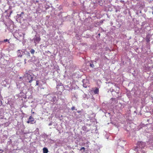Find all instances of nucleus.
I'll list each match as a JSON object with an SVG mask.
<instances>
[{"label": "nucleus", "mask_w": 153, "mask_h": 153, "mask_svg": "<svg viewBox=\"0 0 153 153\" xmlns=\"http://www.w3.org/2000/svg\"><path fill=\"white\" fill-rule=\"evenodd\" d=\"M27 77L28 82L30 83L32 82L33 80V77L31 75L28 74H27Z\"/></svg>", "instance_id": "7ed1b4c3"}, {"label": "nucleus", "mask_w": 153, "mask_h": 153, "mask_svg": "<svg viewBox=\"0 0 153 153\" xmlns=\"http://www.w3.org/2000/svg\"><path fill=\"white\" fill-rule=\"evenodd\" d=\"M39 85V81L37 80L36 82V85Z\"/></svg>", "instance_id": "f8f14e48"}, {"label": "nucleus", "mask_w": 153, "mask_h": 153, "mask_svg": "<svg viewBox=\"0 0 153 153\" xmlns=\"http://www.w3.org/2000/svg\"><path fill=\"white\" fill-rule=\"evenodd\" d=\"M94 93L95 94H98L99 92V89L97 88H96L94 91Z\"/></svg>", "instance_id": "423d86ee"}, {"label": "nucleus", "mask_w": 153, "mask_h": 153, "mask_svg": "<svg viewBox=\"0 0 153 153\" xmlns=\"http://www.w3.org/2000/svg\"><path fill=\"white\" fill-rule=\"evenodd\" d=\"M0 151L1 152L0 153H2V152H4V151L3 150L0 149Z\"/></svg>", "instance_id": "2eb2a0df"}, {"label": "nucleus", "mask_w": 153, "mask_h": 153, "mask_svg": "<svg viewBox=\"0 0 153 153\" xmlns=\"http://www.w3.org/2000/svg\"><path fill=\"white\" fill-rule=\"evenodd\" d=\"M43 153H48V149L46 148H44L43 149Z\"/></svg>", "instance_id": "0eeeda50"}, {"label": "nucleus", "mask_w": 153, "mask_h": 153, "mask_svg": "<svg viewBox=\"0 0 153 153\" xmlns=\"http://www.w3.org/2000/svg\"><path fill=\"white\" fill-rule=\"evenodd\" d=\"M34 121V119L32 117V116H30L29 117L28 121H27V123H30L31 124H33V122Z\"/></svg>", "instance_id": "20e7f679"}, {"label": "nucleus", "mask_w": 153, "mask_h": 153, "mask_svg": "<svg viewBox=\"0 0 153 153\" xmlns=\"http://www.w3.org/2000/svg\"><path fill=\"white\" fill-rule=\"evenodd\" d=\"M75 109V107H74V106H73L72 107V108H71V109L72 110H74Z\"/></svg>", "instance_id": "ddd939ff"}, {"label": "nucleus", "mask_w": 153, "mask_h": 153, "mask_svg": "<svg viewBox=\"0 0 153 153\" xmlns=\"http://www.w3.org/2000/svg\"><path fill=\"white\" fill-rule=\"evenodd\" d=\"M24 14V13L23 12H22L20 14H17L18 16H19L20 17H22V15H23Z\"/></svg>", "instance_id": "1a4fd4ad"}, {"label": "nucleus", "mask_w": 153, "mask_h": 153, "mask_svg": "<svg viewBox=\"0 0 153 153\" xmlns=\"http://www.w3.org/2000/svg\"><path fill=\"white\" fill-rule=\"evenodd\" d=\"M80 111H77V112H78V113H79L80 112Z\"/></svg>", "instance_id": "a211bd4d"}, {"label": "nucleus", "mask_w": 153, "mask_h": 153, "mask_svg": "<svg viewBox=\"0 0 153 153\" xmlns=\"http://www.w3.org/2000/svg\"><path fill=\"white\" fill-rule=\"evenodd\" d=\"M82 149H83L84 150L85 149V148L84 147H82L80 149V150H81Z\"/></svg>", "instance_id": "4468645a"}, {"label": "nucleus", "mask_w": 153, "mask_h": 153, "mask_svg": "<svg viewBox=\"0 0 153 153\" xmlns=\"http://www.w3.org/2000/svg\"><path fill=\"white\" fill-rule=\"evenodd\" d=\"M34 42L35 44V45L38 43L41 40V38L39 36L35 35L34 38L33 39Z\"/></svg>", "instance_id": "f257e3e1"}, {"label": "nucleus", "mask_w": 153, "mask_h": 153, "mask_svg": "<svg viewBox=\"0 0 153 153\" xmlns=\"http://www.w3.org/2000/svg\"><path fill=\"white\" fill-rule=\"evenodd\" d=\"M28 55L29 56H30V54L29 53H28Z\"/></svg>", "instance_id": "f3484780"}, {"label": "nucleus", "mask_w": 153, "mask_h": 153, "mask_svg": "<svg viewBox=\"0 0 153 153\" xmlns=\"http://www.w3.org/2000/svg\"><path fill=\"white\" fill-rule=\"evenodd\" d=\"M90 66L92 68H93L94 67V65L93 64H90Z\"/></svg>", "instance_id": "9b49d317"}, {"label": "nucleus", "mask_w": 153, "mask_h": 153, "mask_svg": "<svg viewBox=\"0 0 153 153\" xmlns=\"http://www.w3.org/2000/svg\"><path fill=\"white\" fill-rule=\"evenodd\" d=\"M98 35H100V34L99 33Z\"/></svg>", "instance_id": "412c9836"}, {"label": "nucleus", "mask_w": 153, "mask_h": 153, "mask_svg": "<svg viewBox=\"0 0 153 153\" xmlns=\"http://www.w3.org/2000/svg\"><path fill=\"white\" fill-rule=\"evenodd\" d=\"M26 59H24V61H25V64H26Z\"/></svg>", "instance_id": "dca6fc26"}, {"label": "nucleus", "mask_w": 153, "mask_h": 153, "mask_svg": "<svg viewBox=\"0 0 153 153\" xmlns=\"http://www.w3.org/2000/svg\"><path fill=\"white\" fill-rule=\"evenodd\" d=\"M36 121H35V122H34V123H36Z\"/></svg>", "instance_id": "6ab92c4d"}, {"label": "nucleus", "mask_w": 153, "mask_h": 153, "mask_svg": "<svg viewBox=\"0 0 153 153\" xmlns=\"http://www.w3.org/2000/svg\"><path fill=\"white\" fill-rule=\"evenodd\" d=\"M35 50L33 49H31L30 51L31 53L32 54H33L35 53Z\"/></svg>", "instance_id": "6e6552de"}, {"label": "nucleus", "mask_w": 153, "mask_h": 153, "mask_svg": "<svg viewBox=\"0 0 153 153\" xmlns=\"http://www.w3.org/2000/svg\"><path fill=\"white\" fill-rule=\"evenodd\" d=\"M4 41L5 42H8L9 43H10L8 39H4Z\"/></svg>", "instance_id": "9d476101"}, {"label": "nucleus", "mask_w": 153, "mask_h": 153, "mask_svg": "<svg viewBox=\"0 0 153 153\" xmlns=\"http://www.w3.org/2000/svg\"><path fill=\"white\" fill-rule=\"evenodd\" d=\"M17 56L18 57H22L24 55V52L21 50H18L17 51Z\"/></svg>", "instance_id": "39448f33"}, {"label": "nucleus", "mask_w": 153, "mask_h": 153, "mask_svg": "<svg viewBox=\"0 0 153 153\" xmlns=\"http://www.w3.org/2000/svg\"><path fill=\"white\" fill-rule=\"evenodd\" d=\"M21 78H21V77H20L19 78H20V79H21Z\"/></svg>", "instance_id": "aec40b11"}, {"label": "nucleus", "mask_w": 153, "mask_h": 153, "mask_svg": "<svg viewBox=\"0 0 153 153\" xmlns=\"http://www.w3.org/2000/svg\"><path fill=\"white\" fill-rule=\"evenodd\" d=\"M146 144L142 141H139L137 143V147L141 149H143L145 146Z\"/></svg>", "instance_id": "f03ea898"}]
</instances>
